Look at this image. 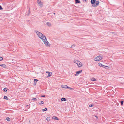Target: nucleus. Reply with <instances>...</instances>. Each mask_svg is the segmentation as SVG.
<instances>
[{
	"label": "nucleus",
	"mask_w": 124,
	"mask_h": 124,
	"mask_svg": "<svg viewBox=\"0 0 124 124\" xmlns=\"http://www.w3.org/2000/svg\"><path fill=\"white\" fill-rule=\"evenodd\" d=\"M35 32L37 33L38 37L40 38L42 40H43L44 38L46 39V37L41 33L36 31H35Z\"/></svg>",
	"instance_id": "f257e3e1"
},
{
	"label": "nucleus",
	"mask_w": 124,
	"mask_h": 124,
	"mask_svg": "<svg viewBox=\"0 0 124 124\" xmlns=\"http://www.w3.org/2000/svg\"><path fill=\"white\" fill-rule=\"evenodd\" d=\"M74 63L76 64L79 67H81L82 66V63L78 60H75Z\"/></svg>",
	"instance_id": "f03ea898"
},
{
	"label": "nucleus",
	"mask_w": 124,
	"mask_h": 124,
	"mask_svg": "<svg viewBox=\"0 0 124 124\" xmlns=\"http://www.w3.org/2000/svg\"><path fill=\"white\" fill-rule=\"evenodd\" d=\"M46 39L44 38L43 40H42L46 46H50V44L49 42L47 40L46 37Z\"/></svg>",
	"instance_id": "7ed1b4c3"
},
{
	"label": "nucleus",
	"mask_w": 124,
	"mask_h": 124,
	"mask_svg": "<svg viewBox=\"0 0 124 124\" xmlns=\"http://www.w3.org/2000/svg\"><path fill=\"white\" fill-rule=\"evenodd\" d=\"M102 59V57L98 56L95 58V60L96 61H99L101 60Z\"/></svg>",
	"instance_id": "20e7f679"
},
{
	"label": "nucleus",
	"mask_w": 124,
	"mask_h": 124,
	"mask_svg": "<svg viewBox=\"0 0 124 124\" xmlns=\"http://www.w3.org/2000/svg\"><path fill=\"white\" fill-rule=\"evenodd\" d=\"M95 2V3L93 5V7H96L99 4V1H96Z\"/></svg>",
	"instance_id": "39448f33"
},
{
	"label": "nucleus",
	"mask_w": 124,
	"mask_h": 124,
	"mask_svg": "<svg viewBox=\"0 0 124 124\" xmlns=\"http://www.w3.org/2000/svg\"><path fill=\"white\" fill-rule=\"evenodd\" d=\"M98 65L100 67H104V68H105H105H106V69H107L108 68H109V67H108L106 66H105L103 65L102 64H101V63H99L98 64Z\"/></svg>",
	"instance_id": "423d86ee"
},
{
	"label": "nucleus",
	"mask_w": 124,
	"mask_h": 124,
	"mask_svg": "<svg viewBox=\"0 0 124 124\" xmlns=\"http://www.w3.org/2000/svg\"><path fill=\"white\" fill-rule=\"evenodd\" d=\"M37 3L40 6H41L43 5L42 3L39 0L37 1Z\"/></svg>",
	"instance_id": "0eeeda50"
},
{
	"label": "nucleus",
	"mask_w": 124,
	"mask_h": 124,
	"mask_svg": "<svg viewBox=\"0 0 124 124\" xmlns=\"http://www.w3.org/2000/svg\"><path fill=\"white\" fill-rule=\"evenodd\" d=\"M96 2V0H91V4L93 5Z\"/></svg>",
	"instance_id": "6e6552de"
},
{
	"label": "nucleus",
	"mask_w": 124,
	"mask_h": 124,
	"mask_svg": "<svg viewBox=\"0 0 124 124\" xmlns=\"http://www.w3.org/2000/svg\"><path fill=\"white\" fill-rule=\"evenodd\" d=\"M82 70H80L78 71H77L76 72V74L75 75V76H76L77 75V74H79L81 73Z\"/></svg>",
	"instance_id": "1a4fd4ad"
},
{
	"label": "nucleus",
	"mask_w": 124,
	"mask_h": 124,
	"mask_svg": "<svg viewBox=\"0 0 124 124\" xmlns=\"http://www.w3.org/2000/svg\"><path fill=\"white\" fill-rule=\"evenodd\" d=\"M62 88H68V86L67 85H62Z\"/></svg>",
	"instance_id": "9d476101"
},
{
	"label": "nucleus",
	"mask_w": 124,
	"mask_h": 124,
	"mask_svg": "<svg viewBox=\"0 0 124 124\" xmlns=\"http://www.w3.org/2000/svg\"><path fill=\"white\" fill-rule=\"evenodd\" d=\"M61 100L62 101H66V99L64 98H61Z\"/></svg>",
	"instance_id": "9b49d317"
},
{
	"label": "nucleus",
	"mask_w": 124,
	"mask_h": 124,
	"mask_svg": "<svg viewBox=\"0 0 124 124\" xmlns=\"http://www.w3.org/2000/svg\"><path fill=\"white\" fill-rule=\"evenodd\" d=\"M47 25L49 27H51V23L49 22H47L46 23Z\"/></svg>",
	"instance_id": "f8f14e48"
},
{
	"label": "nucleus",
	"mask_w": 124,
	"mask_h": 124,
	"mask_svg": "<svg viewBox=\"0 0 124 124\" xmlns=\"http://www.w3.org/2000/svg\"><path fill=\"white\" fill-rule=\"evenodd\" d=\"M76 3H80V2L79 0H75Z\"/></svg>",
	"instance_id": "ddd939ff"
},
{
	"label": "nucleus",
	"mask_w": 124,
	"mask_h": 124,
	"mask_svg": "<svg viewBox=\"0 0 124 124\" xmlns=\"http://www.w3.org/2000/svg\"><path fill=\"white\" fill-rule=\"evenodd\" d=\"M52 119H55L56 120H58V118L55 116H53L52 117Z\"/></svg>",
	"instance_id": "4468645a"
},
{
	"label": "nucleus",
	"mask_w": 124,
	"mask_h": 124,
	"mask_svg": "<svg viewBox=\"0 0 124 124\" xmlns=\"http://www.w3.org/2000/svg\"><path fill=\"white\" fill-rule=\"evenodd\" d=\"M46 73H48V75L47 76L48 77H50V76H51V73L50 74V72H47V71L46 72Z\"/></svg>",
	"instance_id": "2eb2a0df"
},
{
	"label": "nucleus",
	"mask_w": 124,
	"mask_h": 124,
	"mask_svg": "<svg viewBox=\"0 0 124 124\" xmlns=\"http://www.w3.org/2000/svg\"><path fill=\"white\" fill-rule=\"evenodd\" d=\"M0 66H1L3 67H6V65L5 64H2L0 65Z\"/></svg>",
	"instance_id": "dca6fc26"
},
{
	"label": "nucleus",
	"mask_w": 124,
	"mask_h": 124,
	"mask_svg": "<svg viewBox=\"0 0 124 124\" xmlns=\"http://www.w3.org/2000/svg\"><path fill=\"white\" fill-rule=\"evenodd\" d=\"M46 119L48 121H49L50 120V118L49 117H48L46 118Z\"/></svg>",
	"instance_id": "f3484780"
},
{
	"label": "nucleus",
	"mask_w": 124,
	"mask_h": 124,
	"mask_svg": "<svg viewBox=\"0 0 124 124\" xmlns=\"http://www.w3.org/2000/svg\"><path fill=\"white\" fill-rule=\"evenodd\" d=\"M91 80L93 81H96V80L95 78H93Z\"/></svg>",
	"instance_id": "a211bd4d"
},
{
	"label": "nucleus",
	"mask_w": 124,
	"mask_h": 124,
	"mask_svg": "<svg viewBox=\"0 0 124 124\" xmlns=\"http://www.w3.org/2000/svg\"><path fill=\"white\" fill-rule=\"evenodd\" d=\"M6 119L7 121H9L10 120V119L9 117H7Z\"/></svg>",
	"instance_id": "6ab92c4d"
},
{
	"label": "nucleus",
	"mask_w": 124,
	"mask_h": 124,
	"mask_svg": "<svg viewBox=\"0 0 124 124\" xmlns=\"http://www.w3.org/2000/svg\"><path fill=\"white\" fill-rule=\"evenodd\" d=\"M47 109L46 108H45L44 109H43V111H46L47 110Z\"/></svg>",
	"instance_id": "aec40b11"
},
{
	"label": "nucleus",
	"mask_w": 124,
	"mask_h": 124,
	"mask_svg": "<svg viewBox=\"0 0 124 124\" xmlns=\"http://www.w3.org/2000/svg\"><path fill=\"white\" fill-rule=\"evenodd\" d=\"M43 103H44L43 101H40V103H39V104L40 105H41V104H43Z\"/></svg>",
	"instance_id": "412c9836"
},
{
	"label": "nucleus",
	"mask_w": 124,
	"mask_h": 124,
	"mask_svg": "<svg viewBox=\"0 0 124 124\" xmlns=\"http://www.w3.org/2000/svg\"><path fill=\"white\" fill-rule=\"evenodd\" d=\"M7 88H5L3 90L5 92H6L7 91Z\"/></svg>",
	"instance_id": "4be33fe9"
},
{
	"label": "nucleus",
	"mask_w": 124,
	"mask_h": 124,
	"mask_svg": "<svg viewBox=\"0 0 124 124\" xmlns=\"http://www.w3.org/2000/svg\"><path fill=\"white\" fill-rule=\"evenodd\" d=\"M4 98L5 99L8 100V98L7 96H4Z\"/></svg>",
	"instance_id": "5701e85b"
},
{
	"label": "nucleus",
	"mask_w": 124,
	"mask_h": 124,
	"mask_svg": "<svg viewBox=\"0 0 124 124\" xmlns=\"http://www.w3.org/2000/svg\"><path fill=\"white\" fill-rule=\"evenodd\" d=\"M121 105H122L123 104V101H121Z\"/></svg>",
	"instance_id": "b1692460"
},
{
	"label": "nucleus",
	"mask_w": 124,
	"mask_h": 124,
	"mask_svg": "<svg viewBox=\"0 0 124 124\" xmlns=\"http://www.w3.org/2000/svg\"><path fill=\"white\" fill-rule=\"evenodd\" d=\"M32 100H34V101L37 100V99H36V98H33V99H32Z\"/></svg>",
	"instance_id": "393cba45"
},
{
	"label": "nucleus",
	"mask_w": 124,
	"mask_h": 124,
	"mask_svg": "<svg viewBox=\"0 0 124 124\" xmlns=\"http://www.w3.org/2000/svg\"><path fill=\"white\" fill-rule=\"evenodd\" d=\"M3 59V58L1 57H0V61L2 60Z\"/></svg>",
	"instance_id": "a878e982"
},
{
	"label": "nucleus",
	"mask_w": 124,
	"mask_h": 124,
	"mask_svg": "<svg viewBox=\"0 0 124 124\" xmlns=\"http://www.w3.org/2000/svg\"><path fill=\"white\" fill-rule=\"evenodd\" d=\"M26 107L28 108L30 107V105H27L26 106Z\"/></svg>",
	"instance_id": "bb28decb"
},
{
	"label": "nucleus",
	"mask_w": 124,
	"mask_h": 124,
	"mask_svg": "<svg viewBox=\"0 0 124 124\" xmlns=\"http://www.w3.org/2000/svg\"><path fill=\"white\" fill-rule=\"evenodd\" d=\"M75 46V45H74V44L73 45L71 46V47L73 48V47H74Z\"/></svg>",
	"instance_id": "cd10ccee"
},
{
	"label": "nucleus",
	"mask_w": 124,
	"mask_h": 124,
	"mask_svg": "<svg viewBox=\"0 0 124 124\" xmlns=\"http://www.w3.org/2000/svg\"><path fill=\"white\" fill-rule=\"evenodd\" d=\"M3 9V8L0 5V10H1Z\"/></svg>",
	"instance_id": "c85d7f7f"
},
{
	"label": "nucleus",
	"mask_w": 124,
	"mask_h": 124,
	"mask_svg": "<svg viewBox=\"0 0 124 124\" xmlns=\"http://www.w3.org/2000/svg\"><path fill=\"white\" fill-rule=\"evenodd\" d=\"M93 104H90L89 105V106L90 107H91L93 106Z\"/></svg>",
	"instance_id": "c756f323"
},
{
	"label": "nucleus",
	"mask_w": 124,
	"mask_h": 124,
	"mask_svg": "<svg viewBox=\"0 0 124 124\" xmlns=\"http://www.w3.org/2000/svg\"><path fill=\"white\" fill-rule=\"evenodd\" d=\"M38 81V80H37V79H34V81L35 82L37 81Z\"/></svg>",
	"instance_id": "7c9ffc66"
},
{
	"label": "nucleus",
	"mask_w": 124,
	"mask_h": 124,
	"mask_svg": "<svg viewBox=\"0 0 124 124\" xmlns=\"http://www.w3.org/2000/svg\"><path fill=\"white\" fill-rule=\"evenodd\" d=\"M68 88L69 89H73L72 88H71L69 87H68Z\"/></svg>",
	"instance_id": "2f4dec72"
},
{
	"label": "nucleus",
	"mask_w": 124,
	"mask_h": 124,
	"mask_svg": "<svg viewBox=\"0 0 124 124\" xmlns=\"http://www.w3.org/2000/svg\"><path fill=\"white\" fill-rule=\"evenodd\" d=\"M30 8H29V13H30Z\"/></svg>",
	"instance_id": "473e14b6"
},
{
	"label": "nucleus",
	"mask_w": 124,
	"mask_h": 124,
	"mask_svg": "<svg viewBox=\"0 0 124 124\" xmlns=\"http://www.w3.org/2000/svg\"><path fill=\"white\" fill-rule=\"evenodd\" d=\"M41 97H45V95H42V96H41Z\"/></svg>",
	"instance_id": "72a5a7b5"
},
{
	"label": "nucleus",
	"mask_w": 124,
	"mask_h": 124,
	"mask_svg": "<svg viewBox=\"0 0 124 124\" xmlns=\"http://www.w3.org/2000/svg\"><path fill=\"white\" fill-rule=\"evenodd\" d=\"M54 14H55V13H54Z\"/></svg>",
	"instance_id": "f704fd0d"
},
{
	"label": "nucleus",
	"mask_w": 124,
	"mask_h": 124,
	"mask_svg": "<svg viewBox=\"0 0 124 124\" xmlns=\"http://www.w3.org/2000/svg\"><path fill=\"white\" fill-rule=\"evenodd\" d=\"M95 116V117H96L97 118V117H96V116Z\"/></svg>",
	"instance_id": "c9c22d12"
},
{
	"label": "nucleus",
	"mask_w": 124,
	"mask_h": 124,
	"mask_svg": "<svg viewBox=\"0 0 124 124\" xmlns=\"http://www.w3.org/2000/svg\"><path fill=\"white\" fill-rule=\"evenodd\" d=\"M117 104H118V103H117L116 105H117V106H118Z\"/></svg>",
	"instance_id": "e433bc0d"
},
{
	"label": "nucleus",
	"mask_w": 124,
	"mask_h": 124,
	"mask_svg": "<svg viewBox=\"0 0 124 124\" xmlns=\"http://www.w3.org/2000/svg\"><path fill=\"white\" fill-rule=\"evenodd\" d=\"M123 54H124V53H123Z\"/></svg>",
	"instance_id": "4c0bfd02"
}]
</instances>
